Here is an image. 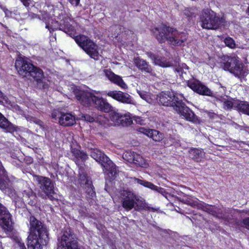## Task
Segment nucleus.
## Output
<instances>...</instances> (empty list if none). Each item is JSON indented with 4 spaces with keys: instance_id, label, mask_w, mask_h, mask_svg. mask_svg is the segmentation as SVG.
<instances>
[{
    "instance_id": "obj_1",
    "label": "nucleus",
    "mask_w": 249,
    "mask_h": 249,
    "mask_svg": "<svg viewBox=\"0 0 249 249\" xmlns=\"http://www.w3.org/2000/svg\"><path fill=\"white\" fill-rule=\"evenodd\" d=\"M29 234L27 238L28 249H42L49 241L47 229L44 225L34 216L29 218ZM18 245L20 249H26L24 244L18 241Z\"/></svg>"
},
{
    "instance_id": "obj_2",
    "label": "nucleus",
    "mask_w": 249,
    "mask_h": 249,
    "mask_svg": "<svg viewBox=\"0 0 249 249\" xmlns=\"http://www.w3.org/2000/svg\"><path fill=\"white\" fill-rule=\"evenodd\" d=\"M159 102L165 106H171L178 111L187 121L196 122L197 120L196 116L186 106L181 99L170 91L160 93L159 96Z\"/></svg>"
},
{
    "instance_id": "obj_3",
    "label": "nucleus",
    "mask_w": 249,
    "mask_h": 249,
    "mask_svg": "<svg viewBox=\"0 0 249 249\" xmlns=\"http://www.w3.org/2000/svg\"><path fill=\"white\" fill-rule=\"evenodd\" d=\"M158 41L164 43L167 41L173 45H181L188 38L187 35L184 32H179L176 29L167 26L161 25L152 30Z\"/></svg>"
},
{
    "instance_id": "obj_4",
    "label": "nucleus",
    "mask_w": 249,
    "mask_h": 249,
    "mask_svg": "<svg viewBox=\"0 0 249 249\" xmlns=\"http://www.w3.org/2000/svg\"><path fill=\"white\" fill-rule=\"evenodd\" d=\"M74 94L76 99L84 106L88 107L93 104L98 109L105 112H108L111 109V106L108 103L91 92L77 90L74 91Z\"/></svg>"
},
{
    "instance_id": "obj_5",
    "label": "nucleus",
    "mask_w": 249,
    "mask_h": 249,
    "mask_svg": "<svg viewBox=\"0 0 249 249\" xmlns=\"http://www.w3.org/2000/svg\"><path fill=\"white\" fill-rule=\"evenodd\" d=\"M121 196L122 207L126 211H128L134 208L135 211L140 212L145 206L144 199L132 191L124 190Z\"/></svg>"
},
{
    "instance_id": "obj_6",
    "label": "nucleus",
    "mask_w": 249,
    "mask_h": 249,
    "mask_svg": "<svg viewBox=\"0 0 249 249\" xmlns=\"http://www.w3.org/2000/svg\"><path fill=\"white\" fill-rule=\"evenodd\" d=\"M89 154L101 164L104 171L110 175L111 178L116 177L118 173L116 166L103 152L98 148H91Z\"/></svg>"
},
{
    "instance_id": "obj_7",
    "label": "nucleus",
    "mask_w": 249,
    "mask_h": 249,
    "mask_svg": "<svg viewBox=\"0 0 249 249\" xmlns=\"http://www.w3.org/2000/svg\"><path fill=\"white\" fill-rule=\"evenodd\" d=\"M201 27L208 30H217L224 23L225 19L218 16L215 12L207 8L202 10L200 15Z\"/></svg>"
},
{
    "instance_id": "obj_8",
    "label": "nucleus",
    "mask_w": 249,
    "mask_h": 249,
    "mask_svg": "<svg viewBox=\"0 0 249 249\" xmlns=\"http://www.w3.org/2000/svg\"><path fill=\"white\" fill-rule=\"evenodd\" d=\"M58 11L57 16L58 19L60 20L58 29L71 36L75 32L73 26L74 20L71 18L68 10L63 8Z\"/></svg>"
},
{
    "instance_id": "obj_9",
    "label": "nucleus",
    "mask_w": 249,
    "mask_h": 249,
    "mask_svg": "<svg viewBox=\"0 0 249 249\" xmlns=\"http://www.w3.org/2000/svg\"><path fill=\"white\" fill-rule=\"evenodd\" d=\"M74 40L91 58L97 59L98 46L91 40L85 36L79 35L75 36Z\"/></svg>"
},
{
    "instance_id": "obj_10",
    "label": "nucleus",
    "mask_w": 249,
    "mask_h": 249,
    "mask_svg": "<svg viewBox=\"0 0 249 249\" xmlns=\"http://www.w3.org/2000/svg\"><path fill=\"white\" fill-rule=\"evenodd\" d=\"M198 209L206 212L218 219H224L226 221H228L232 217L231 210L223 208L221 209L215 205H210L203 202H201L200 203Z\"/></svg>"
},
{
    "instance_id": "obj_11",
    "label": "nucleus",
    "mask_w": 249,
    "mask_h": 249,
    "mask_svg": "<svg viewBox=\"0 0 249 249\" xmlns=\"http://www.w3.org/2000/svg\"><path fill=\"white\" fill-rule=\"evenodd\" d=\"M175 71L179 75L182 80L187 82V85L191 89L199 94L198 89H200L203 84L195 79H190L191 75L189 71L188 67L186 64H183L181 67L176 68Z\"/></svg>"
},
{
    "instance_id": "obj_12",
    "label": "nucleus",
    "mask_w": 249,
    "mask_h": 249,
    "mask_svg": "<svg viewBox=\"0 0 249 249\" xmlns=\"http://www.w3.org/2000/svg\"><path fill=\"white\" fill-rule=\"evenodd\" d=\"M221 67L224 70L229 71L239 78H244L246 76L242 64L235 57H228L227 61L223 63Z\"/></svg>"
},
{
    "instance_id": "obj_13",
    "label": "nucleus",
    "mask_w": 249,
    "mask_h": 249,
    "mask_svg": "<svg viewBox=\"0 0 249 249\" xmlns=\"http://www.w3.org/2000/svg\"><path fill=\"white\" fill-rule=\"evenodd\" d=\"M57 249H80L75 235L70 229L63 232Z\"/></svg>"
},
{
    "instance_id": "obj_14",
    "label": "nucleus",
    "mask_w": 249,
    "mask_h": 249,
    "mask_svg": "<svg viewBox=\"0 0 249 249\" xmlns=\"http://www.w3.org/2000/svg\"><path fill=\"white\" fill-rule=\"evenodd\" d=\"M32 77L36 82L37 88L40 89H46L49 87L50 81L44 76L43 71L33 65V70H30L28 77Z\"/></svg>"
},
{
    "instance_id": "obj_15",
    "label": "nucleus",
    "mask_w": 249,
    "mask_h": 249,
    "mask_svg": "<svg viewBox=\"0 0 249 249\" xmlns=\"http://www.w3.org/2000/svg\"><path fill=\"white\" fill-rule=\"evenodd\" d=\"M36 180L40 189L46 196L50 200H53L54 198L53 195L55 194L54 182L47 177L40 176H37Z\"/></svg>"
},
{
    "instance_id": "obj_16",
    "label": "nucleus",
    "mask_w": 249,
    "mask_h": 249,
    "mask_svg": "<svg viewBox=\"0 0 249 249\" xmlns=\"http://www.w3.org/2000/svg\"><path fill=\"white\" fill-rule=\"evenodd\" d=\"M52 117L64 126H71L76 123L75 116L71 113H65L55 109L52 113Z\"/></svg>"
},
{
    "instance_id": "obj_17",
    "label": "nucleus",
    "mask_w": 249,
    "mask_h": 249,
    "mask_svg": "<svg viewBox=\"0 0 249 249\" xmlns=\"http://www.w3.org/2000/svg\"><path fill=\"white\" fill-rule=\"evenodd\" d=\"M11 215L7 209L0 203V226L7 231L12 230Z\"/></svg>"
},
{
    "instance_id": "obj_18",
    "label": "nucleus",
    "mask_w": 249,
    "mask_h": 249,
    "mask_svg": "<svg viewBox=\"0 0 249 249\" xmlns=\"http://www.w3.org/2000/svg\"><path fill=\"white\" fill-rule=\"evenodd\" d=\"M218 90L213 93L210 89L204 85L200 88V89H198L199 94L203 95L209 96L215 98L217 100H219L227 96L225 95L226 92V88L221 86L219 84Z\"/></svg>"
},
{
    "instance_id": "obj_19",
    "label": "nucleus",
    "mask_w": 249,
    "mask_h": 249,
    "mask_svg": "<svg viewBox=\"0 0 249 249\" xmlns=\"http://www.w3.org/2000/svg\"><path fill=\"white\" fill-rule=\"evenodd\" d=\"M15 65L19 74L23 77H28L29 71L33 68L32 63L21 57L16 60Z\"/></svg>"
},
{
    "instance_id": "obj_20",
    "label": "nucleus",
    "mask_w": 249,
    "mask_h": 249,
    "mask_svg": "<svg viewBox=\"0 0 249 249\" xmlns=\"http://www.w3.org/2000/svg\"><path fill=\"white\" fill-rule=\"evenodd\" d=\"M107 95L119 102L127 104H134V101L132 97L127 93L121 91L112 90L109 91Z\"/></svg>"
},
{
    "instance_id": "obj_21",
    "label": "nucleus",
    "mask_w": 249,
    "mask_h": 249,
    "mask_svg": "<svg viewBox=\"0 0 249 249\" xmlns=\"http://www.w3.org/2000/svg\"><path fill=\"white\" fill-rule=\"evenodd\" d=\"M106 76L113 83L120 87L123 89H127V86L122 77L113 73L110 70H105Z\"/></svg>"
},
{
    "instance_id": "obj_22",
    "label": "nucleus",
    "mask_w": 249,
    "mask_h": 249,
    "mask_svg": "<svg viewBox=\"0 0 249 249\" xmlns=\"http://www.w3.org/2000/svg\"><path fill=\"white\" fill-rule=\"evenodd\" d=\"M134 180L138 183L145 187L150 188L153 190L156 191L159 193L163 195L165 198L168 199V197L170 196V195L167 193L165 189L159 187L151 182L147 181L146 180H142L137 178H135Z\"/></svg>"
},
{
    "instance_id": "obj_23",
    "label": "nucleus",
    "mask_w": 249,
    "mask_h": 249,
    "mask_svg": "<svg viewBox=\"0 0 249 249\" xmlns=\"http://www.w3.org/2000/svg\"><path fill=\"white\" fill-rule=\"evenodd\" d=\"M134 180L138 183L145 187L150 188L153 190L156 191L159 193L163 195L165 198L168 199V197L170 196V195L167 193L165 189L159 187L151 182L147 181L146 180H142L137 178H135Z\"/></svg>"
},
{
    "instance_id": "obj_24",
    "label": "nucleus",
    "mask_w": 249,
    "mask_h": 249,
    "mask_svg": "<svg viewBox=\"0 0 249 249\" xmlns=\"http://www.w3.org/2000/svg\"><path fill=\"white\" fill-rule=\"evenodd\" d=\"M134 180L138 183L145 187L150 188L153 190L156 191L159 193L163 195L165 198L168 199V197L170 196V195L167 193L165 189L159 187L151 182L147 181L146 180H142L137 178H135Z\"/></svg>"
},
{
    "instance_id": "obj_25",
    "label": "nucleus",
    "mask_w": 249,
    "mask_h": 249,
    "mask_svg": "<svg viewBox=\"0 0 249 249\" xmlns=\"http://www.w3.org/2000/svg\"><path fill=\"white\" fill-rule=\"evenodd\" d=\"M148 56L153 61V63L156 65L163 68L171 67L174 66L172 62L168 61L166 58L155 55L152 53H148Z\"/></svg>"
},
{
    "instance_id": "obj_26",
    "label": "nucleus",
    "mask_w": 249,
    "mask_h": 249,
    "mask_svg": "<svg viewBox=\"0 0 249 249\" xmlns=\"http://www.w3.org/2000/svg\"><path fill=\"white\" fill-rule=\"evenodd\" d=\"M139 131L148 137L152 138L156 142H160L164 138V134L155 129H147L144 127H140Z\"/></svg>"
},
{
    "instance_id": "obj_27",
    "label": "nucleus",
    "mask_w": 249,
    "mask_h": 249,
    "mask_svg": "<svg viewBox=\"0 0 249 249\" xmlns=\"http://www.w3.org/2000/svg\"><path fill=\"white\" fill-rule=\"evenodd\" d=\"M134 63L135 65L141 70L142 72L148 73L151 75L153 74V71L152 67L145 60L140 57H136L134 59Z\"/></svg>"
},
{
    "instance_id": "obj_28",
    "label": "nucleus",
    "mask_w": 249,
    "mask_h": 249,
    "mask_svg": "<svg viewBox=\"0 0 249 249\" xmlns=\"http://www.w3.org/2000/svg\"><path fill=\"white\" fill-rule=\"evenodd\" d=\"M189 157L196 162H200L205 157V153L201 148H191L188 151Z\"/></svg>"
},
{
    "instance_id": "obj_29",
    "label": "nucleus",
    "mask_w": 249,
    "mask_h": 249,
    "mask_svg": "<svg viewBox=\"0 0 249 249\" xmlns=\"http://www.w3.org/2000/svg\"><path fill=\"white\" fill-rule=\"evenodd\" d=\"M0 128L9 132H12L16 130L15 126L1 113H0Z\"/></svg>"
},
{
    "instance_id": "obj_30",
    "label": "nucleus",
    "mask_w": 249,
    "mask_h": 249,
    "mask_svg": "<svg viewBox=\"0 0 249 249\" xmlns=\"http://www.w3.org/2000/svg\"><path fill=\"white\" fill-rule=\"evenodd\" d=\"M71 153L74 156V160L76 164H79V161L84 162L88 158V156L87 153L76 148H71Z\"/></svg>"
},
{
    "instance_id": "obj_31",
    "label": "nucleus",
    "mask_w": 249,
    "mask_h": 249,
    "mask_svg": "<svg viewBox=\"0 0 249 249\" xmlns=\"http://www.w3.org/2000/svg\"><path fill=\"white\" fill-rule=\"evenodd\" d=\"M179 200L184 203L187 204L193 207H196L198 209L201 201L197 198L193 199L191 196H185L182 198H179Z\"/></svg>"
},
{
    "instance_id": "obj_32",
    "label": "nucleus",
    "mask_w": 249,
    "mask_h": 249,
    "mask_svg": "<svg viewBox=\"0 0 249 249\" xmlns=\"http://www.w3.org/2000/svg\"><path fill=\"white\" fill-rule=\"evenodd\" d=\"M219 101L223 103L224 108L225 109H231L233 107H236L237 104L233 102V99L230 97L226 96Z\"/></svg>"
},
{
    "instance_id": "obj_33",
    "label": "nucleus",
    "mask_w": 249,
    "mask_h": 249,
    "mask_svg": "<svg viewBox=\"0 0 249 249\" xmlns=\"http://www.w3.org/2000/svg\"><path fill=\"white\" fill-rule=\"evenodd\" d=\"M120 118V120L119 125H122L123 126H128L130 125L133 123L132 119L130 117L129 114L121 115Z\"/></svg>"
},
{
    "instance_id": "obj_34",
    "label": "nucleus",
    "mask_w": 249,
    "mask_h": 249,
    "mask_svg": "<svg viewBox=\"0 0 249 249\" xmlns=\"http://www.w3.org/2000/svg\"><path fill=\"white\" fill-rule=\"evenodd\" d=\"M86 190V198L88 201L94 200L96 198V193L93 185L84 187Z\"/></svg>"
},
{
    "instance_id": "obj_35",
    "label": "nucleus",
    "mask_w": 249,
    "mask_h": 249,
    "mask_svg": "<svg viewBox=\"0 0 249 249\" xmlns=\"http://www.w3.org/2000/svg\"><path fill=\"white\" fill-rule=\"evenodd\" d=\"M236 107L238 111L249 115V103L245 101H240L237 104Z\"/></svg>"
},
{
    "instance_id": "obj_36",
    "label": "nucleus",
    "mask_w": 249,
    "mask_h": 249,
    "mask_svg": "<svg viewBox=\"0 0 249 249\" xmlns=\"http://www.w3.org/2000/svg\"><path fill=\"white\" fill-rule=\"evenodd\" d=\"M15 205L16 207V211H18V213H20V211L18 210L19 209H21L22 212H24V213H28L27 210L25 208V204L23 202V200L19 197L16 198L14 200Z\"/></svg>"
},
{
    "instance_id": "obj_37",
    "label": "nucleus",
    "mask_w": 249,
    "mask_h": 249,
    "mask_svg": "<svg viewBox=\"0 0 249 249\" xmlns=\"http://www.w3.org/2000/svg\"><path fill=\"white\" fill-rule=\"evenodd\" d=\"M79 182L81 186L83 188L86 187L88 185H92V183L90 178L87 177L85 174H80Z\"/></svg>"
},
{
    "instance_id": "obj_38",
    "label": "nucleus",
    "mask_w": 249,
    "mask_h": 249,
    "mask_svg": "<svg viewBox=\"0 0 249 249\" xmlns=\"http://www.w3.org/2000/svg\"><path fill=\"white\" fill-rule=\"evenodd\" d=\"M136 158L133 163L136 164L140 167L146 168L148 166V164L146 162L145 160L140 155L137 154L135 155Z\"/></svg>"
},
{
    "instance_id": "obj_39",
    "label": "nucleus",
    "mask_w": 249,
    "mask_h": 249,
    "mask_svg": "<svg viewBox=\"0 0 249 249\" xmlns=\"http://www.w3.org/2000/svg\"><path fill=\"white\" fill-rule=\"evenodd\" d=\"M137 153L132 151H126L123 156L124 160L130 163H133L134 160L136 158L135 155H137Z\"/></svg>"
},
{
    "instance_id": "obj_40",
    "label": "nucleus",
    "mask_w": 249,
    "mask_h": 249,
    "mask_svg": "<svg viewBox=\"0 0 249 249\" xmlns=\"http://www.w3.org/2000/svg\"><path fill=\"white\" fill-rule=\"evenodd\" d=\"M6 175V171L0 161V189L3 190L5 187V184L2 180V177L4 178Z\"/></svg>"
},
{
    "instance_id": "obj_41",
    "label": "nucleus",
    "mask_w": 249,
    "mask_h": 249,
    "mask_svg": "<svg viewBox=\"0 0 249 249\" xmlns=\"http://www.w3.org/2000/svg\"><path fill=\"white\" fill-rule=\"evenodd\" d=\"M23 197L25 198H35V194L30 188H27L22 192Z\"/></svg>"
},
{
    "instance_id": "obj_42",
    "label": "nucleus",
    "mask_w": 249,
    "mask_h": 249,
    "mask_svg": "<svg viewBox=\"0 0 249 249\" xmlns=\"http://www.w3.org/2000/svg\"><path fill=\"white\" fill-rule=\"evenodd\" d=\"M121 114L116 113L112 112L109 114V118L111 121L114 122L116 125H119V122L121 117Z\"/></svg>"
},
{
    "instance_id": "obj_43",
    "label": "nucleus",
    "mask_w": 249,
    "mask_h": 249,
    "mask_svg": "<svg viewBox=\"0 0 249 249\" xmlns=\"http://www.w3.org/2000/svg\"><path fill=\"white\" fill-rule=\"evenodd\" d=\"M27 120L28 121L33 122L35 124H37L40 126V128H44V123L40 120L32 116H28L27 118Z\"/></svg>"
},
{
    "instance_id": "obj_44",
    "label": "nucleus",
    "mask_w": 249,
    "mask_h": 249,
    "mask_svg": "<svg viewBox=\"0 0 249 249\" xmlns=\"http://www.w3.org/2000/svg\"><path fill=\"white\" fill-rule=\"evenodd\" d=\"M224 42L226 45L231 48H233L235 46L234 41L231 37H227L225 39Z\"/></svg>"
},
{
    "instance_id": "obj_45",
    "label": "nucleus",
    "mask_w": 249,
    "mask_h": 249,
    "mask_svg": "<svg viewBox=\"0 0 249 249\" xmlns=\"http://www.w3.org/2000/svg\"><path fill=\"white\" fill-rule=\"evenodd\" d=\"M183 15L189 18L195 17V14L193 12V10L189 8H187L184 10Z\"/></svg>"
},
{
    "instance_id": "obj_46",
    "label": "nucleus",
    "mask_w": 249,
    "mask_h": 249,
    "mask_svg": "<svg viewBox=\"0 0 249 249\" xmlns=\"http://www.w3.org/2000/svg\"><path fill=\"white\" fill-rule=\"evenodd\" d=\"M140 97L143 100H145L146 102H149L150 100V98L149 94L143 91H138Z\"/></svg>"
},
{
    "instance_id": "obj_47",
    "label": "nucleus",
    "mask_w": 249,
    "mask_h": 249,
    "mask_svg": "<svg viewBox=\"0 0 249 249\" xmlns=\"http://www.w3.org/2000/svg\"><path fill=\"white\" fill-rule=\"evenodd\" d=\"M83 119L87 122L92 123L95 121L96 118L89 114H85L82 116Z\"/></svg>"
},
{
    "instance_id": "obj_48",
    "label": "nucleus",
    "mask_w": 249,
    "mask_h": 249,
    "mask_svg": "<svg viewBox=\"0 0 249 249\" xmlns=\"http://www.w3.org/2000/svg\"><path fill=\"white\" fill-rule=\"evenodd\" d=\"M145 206L144 207V208H143L142 209V210H146V211H151L152 212H156L157 211V209L153 208V207H149L147 205V204L146 203V202L145 201Z\"/></svg>"
},
{
    "instance_id": "obj_49",
    "label": "nucleus",
    "mask_w": 249,
    "mask_h": 249,
    "mask_svg": "<svg viewBox=\"0 0 249 249\" xmlns=\"http://www.w3.org/2000/svg\"><path fill=\"white\" fill-rule=\"evenodd\" d=\"M242 223L246 228L249 229V217L243 219Z\"/></svg>"
},
{
    "instance_id": "obj_50",
    "label": "nucleus",
    "mask_w": 249,
    "mask_h": 249,
    "mask_svg": "<svg viewBox=\"0 0 249 249\" xmlns=\"http://www.w3.org/2000/svg\"><path fill=\"white\" fill-rule=\"evenodd\" d=\"M2 9L5 13L6 17H9L11 16L12 13L10 11L8 10L6 7H3Z\"/></svg>"
},
{
    "instance_id": "obj_51",
    "label": "nucleus",
    "mask_w": 249,
    "mask_h": 249,
    "mask_svg": "<svg viewBox=\"0 0 249 249\" xmlns=\"http://www.w3.org/2000/svg\"><path fill=\"white\" fill-rule=\"evenodd\" d=\"M70 2L73 5L77 6L78 5L80 0H69Z\"/></svg>"
},
{
    "instance_id": "obj_52",
    "label": "nucleus",
    "mask_w": 249,
    "mask_h": 249,
    "mask_svg": "<svg viewBox=\"0 0 249 249\" xmlns=\"http://www.w3.org/2000/svg\"><path fill=\"white\" fill-rule=\"evenodd\" d=\"M135 120L137 123L140 124H143V120L140 117H136L135 118Z\"/></svg>"
},
{
    "instance_id": "obj_53",
    "label": "nucleus",
    "mask_w": 249,
    "mask_h": 249,
    "mask_svg": "<svg viewBox=\"0 0 249 249\" xmlns=\"http://www.w3.org/2000/svg\"><path fill=\"white\" fill-rule=\"evenodd\" d=\"M172 145H174V146L178 147L180 146V141L178 140H175L173 142V143L172 144Z\"/></svg>"
},
{
    "instance_id": "obj_54",
    "label": "nucleus",
    "mask_w": 249,
    "mask_h": 249,
    "mask_svg": "<svg viewBox=\"0 0 249 249\" xmlns=\"http://www.w3.org/2000/svg\"><path fill=\"white\" fill-rule=\"evenodd\" d=\"M46 28H47L50 32V33L52 32V30L53 31L54 28L53 27L52 25H50L49 24L46 23Z\"/></svg>"
},
{
    "instance_id": "obj_55",
    "label": "nucleus",
    "mask_w": 249,
    "mask_h": 249,
    "mask_svg": "<svg viewBox=\"0 0 249 249\" xmlns=\"http://www.w3.org/2000/svg\"><path fill=\"white\" fill-rule=\"evenodd\" d=\"M23 3V4L25 6H28L29 5V1L30 0H20Z\"/></svg>"
},
{
    "instance_id": "obj_56",
    "label": "nucleus",
    "mask_w": 249,
    "mask_h": 249,
    "mask_svg": "<svg viewBox=\"0 0 249 249\" xmlns=\"http://www.w3.org/2000/svg\"><path fill=\"white\" fill-rule=\"evenodd\" d=\"M3 95L2 93L0 91V103L2 102Z\"/></svg>"
},
{
    "instance_id": "obj_57",
    "label": "nucleus",
    "mask_w": 249,
    "mask_h": 249,
    "mask_svg": "<svg viewBox=\"0 0 249 249\" xmlns=\"http://www.w3.org/2000/svg\"><path fill=\"white\" fill-rule=\"evenodd\" d=\"M28 203H29V204L33 205V203H34V202H33V201H29V202H28Z\"/></svg>"
}]
</instances>
